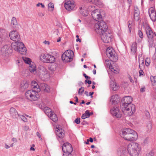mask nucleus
<instances>
[{
    "mask_svg": "<svg viewBox=\"0 0 156 156\" xmlns=\"http://www.w3.org/2000/svg\"><path fill=\"white\" fill-rule=\"evenodd\" d=\"M108 28L106 23L102 20L98 21L95 25L96 32L100 35L102 41L105 43H109L112 38V34Z\"/></svg>",
    "mask_w": 156,
    "mask_h": 156,
    "instance_id": "f257e3e1",
    "label": "nucleus"
},
{
    "mask_svg": "<svg viewBox=\"0 0 156 156\" xmlns=\"http://www.w3.org/2000/svg\"><path fill=\"white\" fill-rule=\"evenodd\" d=\"M132 98L129 96H125L121 101V107L123 113L126 115L130 116L135 112V106L132 104Z\"/></svg>",
    "mask_w": 156,
    "mask_h": 156,
    "instance_id": "f03ea898",
    "label": "nucleus"
},
{
    "mask_svg": "<svg viewBox=\"0 0 156 156\" xmlns=\"http://www.w3.org/2000/svg\"><path fill=\"white\" fill-rule=\"evenodd\" d=\"M138 143L132 142L129 144L127 147V150L130 156H139L140 148Z\"/></svg>",
    "mask_w": 156,
    "mask_h": 156,
    "instance_id": "7ed1b4c3",
    "label": "nucleus"
},
{
    "mask_svg": "<svg viewBox=\"0 0 156 156\" xmlns=\"http://www.w3.org/2000/svg\"><path fill=\"white\" fill-rule=\"evenodd\" d=\"M37 90V91L35 90H28L25 93V96L27 99L30 101H36L39 97L38 93V91L40 90Z\"/></svg>",
    "mask_w": 156,
    "mask_h": 156,
    "instance_id": "20e7f679",
    "label": "nucleus"
},
{
    "mask_svg": "<svg viewBox=\"0 0 156 156\" xmlns=\"http://www.w3.org/2000/svg\"><path fill=\"white\" fill-rule=\"evenodd\" d=\"M12 48L15 51H17L21 54L26 53V48L23 43L20 41L12 44Z\"/></svg>",
    "mask_w": 156,
    "mask_h": 156,
    "instance_id": "39448f33",
    "label": "nucleus"
},
{
    "mask_svg": "<svg viewBox=\"0 0 156 156\" xmlns=\"http://www.w3.org/2000/svg\"><path fill=\"white\" fill-rule=\"evenodd\" d=\"M146 31L148 37L149 46L152 47L154 46V40L153 33L151 28L149 27L146 28Z\"/></svg>",
    "mask_w": 156,
    "mask_h": 156,
    "instance_id": "423d86ee",
    "label": "nucleus"
},
{
    "mask_svg": "<svg viewBox=\"0 0 156 156\" xmlns=\"http://www.w3.org/2000/svg\"><path fill=\"white\" fill-rule=\"evenodd\" d=\"M106 53L107 57L112 62H115L118 60V57L115 55V51L112 48H108L106 50Z\"/></svg>",
    "mask_w": 156,
    "mask_h": 156,
    "instance_id": "0eeeda50",
    "label": "nucleus"
},
{
    "mask_svg": "<svg viewBox=\"0 0 156 156\" xmlns=\"http://www.w3.org/2000/svg\"><path fill=\"white\" fill-rule=\"evenodd\" d=\"M12 45L10 44L5 45L1 48V53L4 56H7L11 54L12 52Z\"/></svg>",
    "mask_w": 156,
    "mask_h": 156,
    "instance_id": "6e6552de",
    "label": "nucleus"
},
{
    "mask_svg": "<svg viewBox=\"0 0 156 156\" xmlns=\"http://www.w3.org/2000/svg\"><path fill=\"white\" fill-rule=\"evenodd\" d=\"M9 36L11 40L15 41L14 43L19 42L20 40L19 34L16 30H13L10 32L9 34Z\"/></svg>",
    "mask_w": 156,
    "mask_h": 156,
    "instance_id": "1a4fd4ad",
    "label": "nucleus"
},
{
    "mask_svg": "<svg viewBox=\"0 0 156 156\" xmlns=\"http://www.w3.org/2000/svg\"><path fill=\"white\" fill-rule=\"evenodd\" d=\"M62 149L64 153L66 154V155H67V154L71 153L73 151L72 145L68 142L63 144L62 146Z\"/></svg>",
    "mask_w": 156,
    "mask_h": 156,
    "instance_id": "9d476101",
    "label": "nucleus"
},
{
    "mask_svg": "<svg viewBox=\"0 0 156 156\" xmlns=\"http://www.w3.org/2000/svg\"><path fill=\"white\" fill-rule=\"evenodd\" d=\"M64 6L67 10H71L73 9L75 6L74 1L73 0H66Z\"/></svg>",
    "mask_w": 156,
    "mask_h": 156,
    "instance_id": "9b49d317",
    "label": "nucleus"
},
{
    "mask_svg": "<svg viewBox=\"0 0 156 156\" xmlns=\"http://www.w3.org/2000/svg\"><path fill=\"white\" fill-rule=\"evenodd\" d=\"M133 130L129 128L124 129L122 131V134L121 135V136L123 137L125 140L129 141L130 139L131 132Z\"/></svg>",
    "mask_w": 156,
    "mask_h": 156,
    "instance_id": "f8f14e48",
    "label": "nucleus"
},
{
    "mask_svg": "<svg viewBox=\"0 0 156 156\" xmlns=\"http://www.w3.org/2000/svg\"><path fill=\"white\" fill-rule=\"evenodd\" d=\"M110 112L114 117H115L118 118H120L122 117V114L119 110V108L116 107H113L110 110Z\"/></svg>",
    "mask_w": 156,
    "mask_h": 156,
    "instance_id": "ddd939ff",
    "label": "nucleus"
},
{
    "mask_svg": "<svg viewBox=\"0 0 156 156\" xmlns=\"http://www.w3.org/2000/svg\"><path fill=\"white\" fill-rule=\"evenodd\" d=\"M37 73L38 74L40 77H42L44 76V75L47 73V69L43 66L39 65L37 70Z\"/></svg>",
    "mask_w": 156,
    "mask_h": 156,
    "instance_id": "4468645a",
    "label": "nucleus"
},
{
    "mask_svg": "<svg viewBox=\"0 0 156 156\" xmlns=\"http://www.w3.org/2000/svg\"><path fill=\"white\" fill-rule=\"evenodd\" d=\"M91 15L94 19L97 21H98L99 20L101 19V13L98 9L94 11L92 13H91Z\"/></svg>",
    "mask_w": 156,
    "mask_h": 156,
    "instance_id": "2eb2a0df",
    "label": "nucleus"
},
{
    "mask_svg": "<svg viewBox=\"0 0 156 156\" xmlns=\"http://www.w3.org/2000/svg\"><path fill=\"white\" fill-rule=\"evenodd\" d=\"M9 112L10 116L13 119L17 118L19 116L16 110L14 108L12 107L10 109Z\"/></svg>",
    "mask_w": 156,
    "mask_h": 156,
    "instance_id": "dca6fc26",
    "label": "nucleus"
},
{
    "mask_svg": "<svg viewBox=\"0 0 156 156\" xmlns=\"http://www.w3.org/2000/svg\"><path fill=\"white\" fill-rule=\"evenodd\" d=\"M28 83L26 80L22 81L20 85V90L22 92L24 91L28 87Z\"/></svg>",
    "mask_w": 156,
    "mask_h": 156,
    "instance_id": "f3484780",
    "label": "nucleus"
},
{
    "mask_svg": "<svg viewBox=\"0 0 156 156\" xmlns=\"http://www.w3.org/2000/svg\"><path fill=\"white\" fill-rule=\"evenodd\" d=\"M56 134L58 137L60 138H62L64 137L65 135L64 131L62 128L59 127H57L56 128Z\"/></svg>",
    "mask_w": 156,
    "mask_h": 156,
    "instance_id": "a211bd4d",
    "label": "nucleus"
},
{
    "mask_svg": "<svg viewBox=\"0 0 156 156\" xmlns=\"http://www.w3.org/2000/svg\"><path fill=\"white\" fill-rule=\"evenodd\" d=\"M119 101V96L118 95L115 94L112 96L110 101H112V104L115 105L117 104Z\"/></svg>",
    "mask_w": 156,
    "mask_h": 156,
    "instance_id": "6ab92c4d",
    "label": "nucleus"
},
{
    "mask_svg": "<svg viewBox=\"0 0 156 156\" xmlns=\"http://www.w3.org/2000/svg\"><path fill=\"white\" fill-rule=\"evenodd\" d=\"M130 135V136L129 141H133L136 140L137 138L138 135L136 132L133 130L132 131Z\"/></svg>",
    "mask_w": 156,
    "mask_h": 156,
    "instance_id": "aec40b11",
    "label": "nucleus"
},
{
    "mask_svg": "<svg viewBox=\"0 0 156 156\" xmlns=\"http://www.w3.org/2000/svg\"><path fill=\"white\" fill-rule=\"evenodd\" d=\"M29 69L31 73H33L34 74H35L37 73L36 66L33 62H32L31 64H30L29 67Z\"/></svg>",
    "mask_w": 156,
    "mask_h": 156,
    "instance_id": "412c9836",
    "label": "nucleus"
},
{
    "mask_svg": "<svg viewBox=\"0 0 156 156\" xmlns=\"http://www.w3.org/2000/svg\"><path fill=\"white\" fill-rule=\"evenodd\" d=\"M47 59L45 61V63H52L54 62L55 58L54 56L48 54V55L46 57Z\"/></svg>",
    "mask_w": 156,
    "mask_h": 156,
    "instance_id": "4be33fe9",
    "label": "nucleus"
},
{
    "mask_svg": "<svg viewBox=\"0 0 156 156\" xmlns=\"http://www.w3.org/2000/svg\"><path fill=\"white\" fill-rule=\"evenodd\" d=\"M114 78H112L111 81L110 82V85L112 90L114 91H116L117 90L118 87L117 86L116 83L114 81Z\"/></svg>",
    "mask_w": 156,
    "mask_h": 156,
    "instance_id": "5701e85b",
    "label": "nucleus"
},
{
    "mask_svg": "<svg viewBox=\"0 0 156 156\" xmlns=\"http://www.w3.org/2000/svg\"><path fill=\"white\" fill-rule=\"evenodd\" d=\"M64 54H62L61 56L62 60L64 62H71L73 60V57L71 56V57H69L64 55Z\"/></svg>",
    "mask_w": 156,
    "mask_h": 156,
    "instance_id": "b1692460",
    "label": "nucleus"
},
{
    "mask_svg": "<svg viewBox=\"0 0 156 156\" xmlns=\"http://www.w3.org/2000/svg\"><path fill=\"white\" fill-rule=\"evenodd\" d=\"M131 53L133 54H135L137 51V44L136 42H133L131 47Z\"/></svg>",
    "mask_w": 156,
    "mask_h": 156,
    "instance_id": "393cba45",
    "label": "nucleus"
},
{
    "mask_svg": "<svg viewBox=\"0 0 156 156\" xmlns=\"http://www.w3.org/2000/svg\"><path fill=\"white\" fill-rule=\"evenodd\" d=\"M79 9L80 12L82 16H87L88 13L86 9H83L82 7H80Z\"/></svg>",
    "mask_w": 156,
    "mask_h": 156,
    "instance_id": "a878e982",
    "label": "nucleus"
},
{
    "mask_svg": "<svg viewBox=\"0 0 156 156\" xmlns=\"http://www.w3.org/2000/svg\"><path fill=\"white\" fill-rule=\"evenodd\" d=\"M51 119L54 122H56L58 120V118L54 112H51L49 115Z\"/></svg>",
    "mask_w": 156,
    "mask_h": 156,
    "instance_id": "bb28decb",
    "label": "nucleus"
},
{
    "mask_svg": "<svg viewBox=\"0 0 156 156\" xmlns=\"http://www.w3.org/2000/svg\"><path fill=\"white\" fill-rule=\"evenodd\" d=\"M141 60H140V58L139 57L138 58V61L139 64V67L140 69H144L145 67L144 59L143 58Z\"/></svg>",
    "mask_w": 156,
    "mask_h": 156,
    "instance_id": "cd10ccee",
    "label": "nucleus"
},
{
    "mask_svg": "<svg viewBox=\"0 0 156 156\" xmlns=\"http://www.w3.org/2000/svg\"><path fill=\"white\" fill-rule=\"evenodd\" d=\"M63 54H64L65 55H66V56H68L69 57H71V56H72V57L73 58V52L72 50H70L66 51Z\"/></svg>",
    "mask_w": 156,
    "mask_h": 156,
    "instance_id": "c85d7f7f",
    "label": "nucleus"
},
{
    "mask_svg": "<svg viewBox=\"0 0 156 156\" xmlns=\"http://www.w3.org/2000/svg\"><path fill=\"white\" fill-rule=\"evenodd\" d=\"M57 67V64L54 63L49 66L48 69L51 72H53L56 70Z\"/></svg>",
    "mask_w": 156,
    "mask_h": 156,
    "instance_id": "c756f323",
    "label": "nucleus"
},
{
    "mask_svg": "<svg viewBox=\"0 0 156 156\" xmlns=\"http://www.w3.org/2000/svg\"><path fill=\"white\" fill-rule=\"evenodd\" d=\"M5 34V30L0 29V42L4 40V36Z\"/></svg>",
    "mask_w": 156,
    "mask_h": 156,
    "instance_id": "7c9ffc66",
    "label": "nucleus"
},
{
    "mask_svg": "<svg viewBox=\"0 0 156 156\" xmlns=\"http://www.w3.org/2000/svg\"><path fill=\"white\" fill-rule=\"evenodd\" d=\"M17 25V22L15 17H13L11 20V25L13 28H16Z\"/></svg>",
    "mask_w": 156,
    "mask_h": 156,
    "instance_id": "2f4dec72",
    "label": "nucleus"
},
{
    "mask_svg": "<svg viewBox=\"0 0 156 156\" xmlns=\"http://www.w3.org/2000/svg\"><path fill=\"white\" fill-rule=\"evenodd\" d=\"M92 1L93 2H91L94 3L96 5L101 6L103 5V3L101 0H92Z\"/></svg>",
    "mask_w": 156,
    "mask_h": 156,
    "instance_id": "473e14b6",
    "label": "nucleus"
},
{
    "mask_svg": "<svg viewBox=\"0 0 156 156\" xmlns=\"http://www.w3.org/2000/svg\"><path fill=\"white\" fill-rule=\"evenodd\" d=\"M48 55V54H42L40 56V60L43 62L45 63V61H46L47 58L46 57Z\"/></svg>",
    "mask_w": 156,
    "mask_h": 156,
    "instance_id": "72a5a7b5",
    "label": "nucleus"
},
{
    "mask_svg": "<svg viewBox=\"0 0 156 156\" xmlns=\"http://www.w3.org/2000/svg\"><path fill=\"white\" fill-rule=\"evenodd\" d=\"M42 87H43V89L46 92H48L50 91L49 87L48 85L43 84L42 85Z\"/></svg>",
    "mask_w": 156,
    "mask_h": 156,
    "instance_id": "f704fd0d",
    "label": "nucleus"
},
{
    "mask_svg": "<svg viewBox=\"0 0 156 156\" xmlns=\"http://www.w3.org/2000/svg\"><path fill=\"white\" fill-rule=\"evenodd\" d=\"M22 58L24 62L26 63L29 65L30 64H31V61L30 59V58L24 57H22Z\"/></svg>",
    "mask_w": 156,
    "mask_h": 156,
    "instance_id": "c9c22d12",
    "label": "nucleus"
},
{
    "mask_svg": "<svg viewBox=\"0 0 156 156\" xmlns=\"http://www.w3.org/2000/svg\"><path fill=\"white\" fill-rule=\"evenodd\" d=\"M31 87L33 89H36L38 90L39 88V86L38 85L37 83L35 81H33L31 83Z\"/></svg>",
    "mask_w": 156,
    "mask_h": 156,
    "instance_id": "e433bc0d",
    "label": "nucleus"
},
{
    "mask_svg": "<svg viewBox=\"0 0 156 156\" xmlns=\"http://www.w3.org/2000/svg\"><path fill=\"white\" fill-rule=\"evenodd\" d=\"M149 16L153 22H155L156 20V13L154 14H149Z\"/></svg>",
    "mask_w": 156,
    "mask_h": 156,
    "instance_id": "4c0bfd02",
    "label": "nucleus"
},
{
    "mask_svg": "<svg viewBox=\"0 0 156 156\" xmlns=\"http://www.w3.org/2000/svg\"><path fill=\"white\" fill-rule=\"evenodd\" d=\"M44 110L45 113H48V115L49 116V115L50 114L51 112H53L51 111V110L48 107H45L44 109Z\"/></svg>",
    "mask_w": 156,
    "mask_h": 156,
    "instance_id": "58836bf2",
    "label": "nucleus"
},
{
    "mask_svg": "<svg viewBox=\"0 0 156 156\" xmlns=\"http://www.w3.org/2000/svg\"><path fill=\"white\" fill-rule=\"evenodd\" d=\"M155 152V151L154 150H152L150 152L146 154V156H154Z\"/></svg>",
    "mask_w": 156,
    "mask_h": 156,
    "instance_id": "ea45409f",
    "label": "nucleus"
},
{
    "mask_svg": "<svg viewBox=\"0 0 156 156\" xmlns=\"http://www.w3.org/2000/svg\"><path fill=\"white\" fill-rule=\"evenodd\" d=\"M110 69H111V71H112L115 73L117 74L119 73V69L117 68L113 67V66H112V67H111V68Z\"/></svg>",
    "mask_w": 156,
    "mask_h": 156,
    "instance_id": "a19ab883",
    "label": "nucleus"
},
{
    "mask_svg": "<svg viewBox=\"0 0 156 156\" xmlns=\"http://www.w3.org/2000/svg\"><path fill=\"white\" fill-rule=\"evenodd\" d=\"M96 9L95 6L94 5H90L88 8V10L90 12H91V13H92L93 11L96 10Z\"/></svg>",
    "mask_w": 156,
    "mask_h": 156,
    "instance_id": "79ce46f5",
    "label": "nucleus"
},
{
    "mask_svg": "<svg viewBox=\"0 0 156 156\" xmlns=\"http://www.w3.org/2000/svg\"><path fill=\"white\" fill-rule=\"evenodd\" d=\"M140 14L138 13L134 14V18L135 21H137L139 20L140 18Z\"/></svg>",
    "mask_w": 156,
    "mask_h": 156,
    "instance_id": "37998d69",
    "label": "nucleus"
},
{
    "mask_svg": "<svg viewBox=\"0 0 156 156\" xmlns=\"http://www.w3.org/2000/svg\"><path fill=\"white\" fill-rule=\"evenodd\" d=\"M148 13L149 14H153L156 13L155 11H154V9L153 7H151L148 10Z\"/></svg>",
    "mask_w": 156,
    "mask_h": 156,
    "instance_id": "c03bdc74",
    "label": "nucleus"
},
{
    "mask_svg": "<svg viewBox=\"0 0 156 156\" xmlns=\"http://www.w3.org/2000/svg\"><path fill=\"white\" fill-rule=\"evenodd\" d=\"M150 58H147L145 60V64L146 66H148L150 65Z\"/></svg>",
    "mask_w": 156,
    "mask_h": 156,
    "instance_id": "a18cd8bd",
    "label": "nucleus"
},
{
    "mask_svg": "<svg viewBox=\"0 0 156 156\" xmlns=\"http://www.w3.org/2000/svg\"><path fill=\"white\" fill-rule=\"evenodd\" d=\"M150 79L151 82L153 83H155L156 82V76H151Z\"/></svg>",
    "mask_w": 156,
    "mask_h": 156,
    "instance_id": "49530a36",
    "label": "nucleus"
},
{
    "mask_svg": "<svg viewBox=\"0 0 156 156\" xmlns=\"http://www.w3.org/2000/svg\"><path fill=\"white\" fill-rule=\"evenodd\" d=\"M105 62L106 65L109 66V68H111V67H112V65L111 63L110 62V60H109L107 59L105 60Z\"/></svg>",
    "mask_w": 156,
    "mask_h": 156,
    "instance_id": "de8ad7c7",
    "label": "nucleus"
},
{
    "mask_svg": "<svg viewBox=\"0 0 156 156\" xmlns=\"http://www.w3.org/2000/svg\"><path fill=\"white\" fill-rule=\"evenodd\" d=\"M48 7L49 9L51 8V10L53 11L54 8V4L52 3H50L48 5Z\"/></svg>",
    "mask_w": 156,
    "mask_h": 156,
    "instance_id": "09e8293b",
    "label": "nucleus"
},
{
    "mask_svg": "<svg viewBox=\"0 0 156 156\" xmlns=\"http://www.w3.org/2000/svg\"><path fill=\"white\" fill-rule=\"evenodd\" d=\"M84 88L83 87H81L79 90L78 94H79L81 95L82 94L83 92L84 91Z\"/></svg>",
    "mask_w": 156,
    "mask_h": 156,
    "instance_id": "8fccbe9b",
    "label": "nucleus"
},
{
    "mask_svg": "<svg viewBox=\"0 0 156 156\" xmlns=\"http://www.w3.org/2000/svg\"><path fill=\"white\" fill-rule=\"evenodd\" d=\"M138 35L141 38H142L143 37V33L140 30H138Z\"/></svg>",
    "mask_w": 156,
    "mask_h": 156,
    "instance_id": "3c124183",
    "label": "nucleus"
},
{
    "mask_svg": "<svg viewBox=\"0 0 156 156\" xmlns=\"http://www.w3.org/2000/svg\"><path fill=\"white\" fill-rule=\"evenodd\" d=\"M74 122L77 124H79L80 123V118L78 117L75 120Z\"/></svg>",
    "mask_w": 156,
    "mask_h": 156,
    "instance_id": "603ef678",
    "label": "nucleus"
},
{
    "mask_svg": "<svg viewBox=\"0 0 156 156\" xmlns=\"http://www.w3.org/2000/svg\"><path fill=\"white\" fill-rule=\"evenodd\" d=\"M134 13L140 14L139 10L137 7L134 8Z\"/></svg>",
    "mask_w": 156,
    "mask_h": 156,
    "instance_id": "864d4df0",
    "label": "nucleus"
},
{
    "mask_svg": "<svg viewBox=\"0 0 156 156\" xmlns=\"http://www.w3.org/2000/svg\"><path fill=\"white\" fill-rule=\"evenodd\" d=\"M20 117L24 122H26L27 121V118L23 115H21Z\"/></svg>",
    "mask_w": 156,
    "mask_h": 156,
    "instance_id": "5fc2aeb1",
    "label": "nucleus"
},
{
    "mask_svg": "<svg viewBox=\"0 0 156 156\" xmlns=\"http://www.w3.org/2000/svg\"><path fill=\"white\" fill-rule=\"evenodd\" d=\"M84 113L86 114V115H87V118H89L90 115V112L88 110L86 111Z\"/></svg>",
    "mask_w": 156,
    "mask_h": 156,
    "instance_id": "6e6d98bb",
    "label": "nucleus"
},
{
    "mask_svg": "<svg viewBox=\"0 0 156 156\" xmlns=\"http://www.w3.org/2000/svg\"><path fill=\"white\" fill-rule=\"evenodd\" d=\"M85 83H88L89 84H90L92 83V82L91 80H89L88 79H86L85 81Z\"/></svg>",
    "mask_w": 156,
    "mask_h": 156,
    "instance_id": "4d7b16f0",
    "label": "nucleus"
},
{
    "mask_svg": "<svg viewBox=\"0 0 156 156\" xmlns=\"http://www.w3.org/2000/svg\"><path fill=\"white\" fill-rule=\"evenodd\" d=\"M146 88L145 87L143 86L140 89V91L141 92H144Z\"/></svg>",
    "mask_w": 156,
    "mask_h": 156,
    "instance_id": "13d9d810",
    "label": "nucleus"
},
{
    "mask_svg": "<svg viewBox=\"0 0 156 156\" xmlns=\"http://www.w3.org/2000/svg\"><path fill=\"white\" fill-rule=\"evenodd\" d=\"M143 69H140V70L139 71V75L140 76H142L144 74Z\"/></svg>",
    "mask_w": 156,
    "mask_h": 156,
    "instance_id": "bf43d9fd",
    "label": "nucleus"
},
{
    "mask_svg": "<svg viewBox=\"0 0 156 156\" xmlns=\"http://www.w3.org/2000/svg\"><path fill=\"white\" fill-rule=\"evenodd\" d=\"M83 75L84 76V77H85V79H90V78H91L90 77L87 76L85 73H83Z\"/></svg>",
    "mask_w": 156,
    "mask_h": 156,
    "instance_id": "052dcab7",
    "label": "nucleus"
},
{
    "mask_svg": "<svg viewBox=\"0 0 156 156\" xmlns=\"http://www.w3.org/2000/svg\"><path fill=\"white\" fill-rule=\"evenodd\" d=\"M87 118V115H86V114L85 113L83 114L81 116V118L82 119H85Z\"/></svg>",
    "mask_w": 156,
    "mask_h": 156,
    "instance_id": "680f3d73",
    "label": "nucleus"
},
{
    "mask_svg": "<svg viewBox=\"0 0 156 156\" xmlns=\"http://www.w3.org/2000/svg\"><path fill=\"white\" fill-rule=\"evenodd\" d=\"M36 134L37 135V136L40 139L42 140V138L41 137V136L40 134V133L39 132H37L36 133Z\"/></svg>",
    "mask_w": 156,
    "mask_h": 156,
    "instance_id": "e2e57ef3",
    "label": "nucleus"
},
{
    "mask_svg": "<svg viewBox=\"0 0 156 156\" xmlns=\"http://www.w3.org/2000/svg\"><path fill=\"white\" fill-rule=\"evenodd\" d=\"M63 156H72V155L71 153L67 154V155H66V154H63Z\"/></svg>",
    "mask_w": 156,
    "mask_h": 156,
    "instance_id": "0e129e2a",
    "label": "nucleus"
},
{
    "mask_svg": "<svg viewBox=\"0 0 156 156\" xmlns=\"http://www.w3.org/2000/svg\"><path fill=\"white\" fill-rule=\"evenodd\" d=\"M94 94V92H90L89 93V96H90L91 97V98H93V94Z\"/></svg>",
    "mask_w": 156,
    "mask_h": 156,
    "instance_id": "69168bd1",
    "label": "nucleus"
},
{
    "mask_svg": "<svg viewBox=\"0 0 156 156\" xmlns=\"http://www.w3.org/2000/svg\"><path fill=\"white\" fill-rule=\"evenodd\" d=\"M44 43L45 44H49V42L48 41H45L44 42Z\"/></svg>",
    "mask_w": 156,
    "mask_h": 156,
    "instance_id": "338daca9",
    "label": "nucleus"
},
{
    "mask_svg": "<svg viewBox=\"0 0 156 156\" xmlns=\"http://www.w3.org/2000/svg\"><path fill=\"white\" fill-rule=\"evenodd\" d=\"M131 22L130 21H129L128 22V27H131Z\"/></svg>",
    "mask_w": 156,
    "mask_h": 156,
    "instance_id": "774afa93",
    "label": "nucleus"
}]
</instances>
